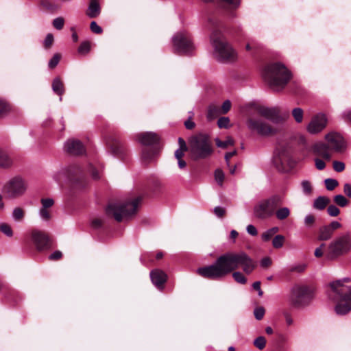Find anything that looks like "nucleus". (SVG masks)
Returning <instances> with one entry per match:
<instances>
[{
    "label": "nucleus",
    "instance_id": "nucleus-51",
    "mask_svg": "<svg viewBox=\"0 0 351 351\" xmlns=\"http://www.w3.org/2000/svg\"><path fill=\"white\" fill-rule=\"evenodd\" d=\"M60 60V55L58 53L54 54L52 58L49 61L48 66L50 69H53L57 66Z\"/></svg>",
    "mask_w": 351,
    "mask_h": 351
},
{
    "label": "nucleus",
    "instance_id": "nucleus-24",
    "mask_svg": "<svg viewBox=\"0 0 351 351\" xmlns=\"http://www.w3.org/2000/svg\"><path fill=\"white\" fill-rule=\"evenodd\" d=\"M108 144L110 146L111 150L115 156H119L123 154L124 147L119 141L112 139V141H108Z\"/></svg>",
    "mask_w": 351,
    "mask_h": 351
},
{
    "label": "nucleus",
    "instance_id": "nucleus-22",
    "mask_svg": "<svg viewBox=\"0 0 351 351\" xmlns=\"http://www.w3.org/2000/svg\"><path fill=\"white\" fill-rule=\"evenodd\" d=\"M150 278L152 283L158 289H162L167 277L166 274L162 270L154 269L150 272Z\"/></svg>",
    "mask_w": 351,
    "mask_h": 351
},
{
    "label": "nucleus",
    "instance_id": "nucleus-20",
    "mask_svg": "<svg viewBox=\"0 0 351 351\" xmlns=\"http://www.w3.org/2000/svg\"><path fill=\"white\" fill-rule=\"evenodd\" d=\"M136 140L143 145H152L159 141V136L153 132H145L138 134Z\"/></svg>",
    "mask_w": 351,
    "mask_h": 351
},
{
    "label": "nucleus",
    "instance_id": "nucleus-6",
    "mask_svg": "<svg viewBox=\"0 0 351 351\" xmlns=\"http://www.w3.org/2000/svg\"><path fill=\"white\" fill-rule=\"evenodd\" d=\"M189 146L195 160L206 158L213 153L209 136L205 134L199 133L193 136L189 140Z\"/></svg>",
    "mask_w": 351,
    "mask_h": 351
},
{
    "label": "nucleus",
    "instance_id": "nucleus-1",
    "mask_svg": "<svg viewBox=\"0 0 351 351\" xmlns=\"http://www.w3.org/2000/svg\"><path fill=\"white\" fill-rule=\"evenodd\" d=\"M241 267L246 274H251L256 267V262L245 252H227L210 265L199 267L197 273L201 276L212 279H221Z\"/></svg>",
    "mask_w": 351,
    "mask_h": 351
},
{
    "label": "nucleus",
    "instance_id": "nucleus-17",
    "mask_svg": "<svg viewBox=\"0 0 351 351\" xmlns=\"http://www.w3.org/2000/svg\"><path fill=\"white\" fill-rule=\"evenodd\" d=\"M326 140L330 147L335 152H341L345 148V142L343 138L338 133L330 132L326 135Z\"/></svg>",
    "mask_w": 351,
    "mask_h": 351
},
{
    "label": "nucleus",
    "instance_id": "nucleus-10",
    "mask_svg": "<svg viewBox=\"0 0 351 351\" xmlns=\"http://www.w3.org/2000/svg\"><path fill=\"white\" fill-rule=\"evenodd\" d=\"M313 298L312 291L306 286L295 285L291 289L289 302L295 308H300L309 304Z\"/></svg>",
    "mask_w": 351,
    "mask_h": 351
},
{
    "label": "nucleus",
    "instance_id": "nucleus-33",
    "mask_svg": "<svg viewBox=\"0 0 351 351\" xmlns=\"http://www.w3.org/2000/svg\"><path fill=\"white\" fill-rule=\"evenodd\" d=\"M285 238L282 234L276 235L272 240V245L274 248H280L283 246Z\"/></svg>",
    "mask_w": 351,
    "mask_h": 351
},
{
    "label": "nucleus",
    "instance_id": "nucleus-47",
    "mask_svg": "<svg viewBox=\"0 0 351 351\" xmlns=\"http://www.w3.org/2000/svg\"><path fill=\"white\" fill-rule=\"evenodd\" d=\"M265 311L263 306L256 307L254 311V315L257 320H261L263 318Z\"/></svg>",
    "mask_w": 351,
    "mask_h": 351
},
{
    "label": "nucleus",
    "instance_id": "nucleus-2",
    "mask_svg": "<svg viewBox=\"0 0 351 351\" xmlns=\"http://www.w3.org/2000/svg\"><path fill=\"white\" fill-rule=\"evenodd\" d=\"M208 28L211 33L210 41L213 47V56L219 62H231L237 59V54L224 39L221 31L218 29V22L214 19H209Z\"/></svg>",
    "mask_w": 351,
    "mask_h": 351
},
{
    "label": "nucleus",
    "instance_id": "nucleus-30",
    "mask_svg": "<svg viewBox=\"0 0 351 351\" xmlns=\"http://www.w3.org/2000/svg\"><path fill=\"white\" fill-rule=\"evenodd\" d=\"M186 151L187 150L178 148L175 152V158L178 160V164L180 169H184L186 165V162L182 159L184 155V152Z\"/></svg>",
    "mask_w": 351,
    "mask_h": 351
},
{
    "label": "nucleus",
    "instance_id": "nucleus-8",
    "mask_svg": "<svg viewBox=\"0 0 351 351\" xmlns=\"http://www.w3.org/2000/svg\"><path fill=\"white\" fill-rule=\"evenodd\" d=\"M281 204L279 196L274 195L269 198L262 199L254 207L253 213L258 219H266L274 215L276 208Z\"/></svg>",
    "mask_w": 351,
    "mask_h": 351
},
{
    "label": "nucleus",
    "instance_id": "nucleus-5",
    "mask_svg": "<svg viewBox=\"0 0 351 351\" xmlns=\"http://www.w3.org/2000/svg\"><path fill=\"white\" fill-rule=\"evenodd\" d=\"M141 201V197H138L132 202L111 204L108 206L106 212L112 215L117 221L128 220L136 213Z\"/></svg>",
    "mask_w": 351,
    "mask_h": 351
},
{
    "label": "nucleus",
    "instance_id": "nucleus-57",
    "mask_svg": "<svg viewBox=\"0 0 351 351\" xmlns=\"http://www.w3.org/2000/svg\"><path fill=\"white\" fill-rule=\"evenodd\" d=\"M315 217L313 215H307L304 218V224L306 227H311L315 222Z\"/></svg>",
    "mask_w": 351,
    "mask_h": 351
},
{
    "label": "nucleus",
    "instance_id": "nucleus-58",
    "mask_svg": "<svg viewBox=\"0 0 351 351\" xmlns=\"http://www.w3.org/2000/svg\"><path fill=\"white\" fill-rule=\"evenodd\" d=\"M90 30L95 34H101L102 32V28L97 25L95 21H92L90 25Z\"/></svg>",
    "mask_w": 351,
    "mask_h": 351
},
{
    "label": "nucleus",
    "instance_id": "nucleus-53",
    "mask_svg": "<svg viewBox=\"0 0 351 351\" xmlns=\"http://www.w3.org/2000/svg\"><path fill=\"white\" fill-rule=\"evenodd\" d=\"M327 212L331 217H336L340 213L339 209L335 205H330L327 208Z\"/></svg>",
    "mask_w": 351,
    "mask_h": 351
},
{
    "label": "nucleus",
    "instance_id": "nucleus-4",
    "mask_svg": "<svg viewBox=\"0 0 351 351\" xmlns=\"http://www.w3.org/2000/svg\"><path fill=\"white\" fill-rule=\"evenodd\" d=\"M263 77L275 91L285 88L291 78V73L286 66L279 62L267 66L263 71Z\"/></svg>",
    "mask_w": 351,
    "mask_h": 351
},
{
    "label": "nucleus",
    "instance_id": "nucleus-3",
    "mask_svg": "<svg viewBox=\"0 0 351 351\" xmlns=\"http://www.w3.org/2000/svg\"><path fill=\"white\" fill-rule=\"evenodd\" d=\"M351 282V278H344L330 284L334 293V300L337 301L335 312L338 315H345L351 311V286L345 285V282Z\"/></svg>",
    "mask_w": 351,
    "mask_h": 351
},
{
    "label": "nucleus",
    "instance_id": "nucleus-55",
    "mask_svg": "<svg viewBox=\"0 0 351 351\" xmlns=\"http://www.w3.org/2000/svg\"><path fill=\"white\" fill-rule=\"evenodd\" d=\"M90 48V45L89 42H83L78 48V52L80 53H86L89 51Z\"/></svg>",
    "mask_w": 351,
    "mask_h": 351
},
{
    "label": "nucleus",
    "instance_id": "nucleus-11",
    "mask_svg": "<svg viewBox=\"0 0 351 351\" xmlns=\"http://www.w3.org/2000/svg\"><path fill=\"white\" fill-rule=\"evenodd\" d=\"M273 163L277 170L280 172L289 171L295 165L290 152L285 147H279L276 149L273 156Z\"/></svg>",
    "mask_w": 351,
    "mask_h": 351
},
{
    "label": "nucleus",
    "instance_id": "nucleus-23",
    "mask_svg": "<svg viewBox=\"0 0 351 351\" xmlns=\"http://www.w3.org/2000/svg\"><path fill=\"white\" fill-rule=\"evenodd\" d=\"M101 8L97 0H91L86 12L89 18H96L100 14Z\"/></svg>",
    "mask_w": 351,
    "mask_h": 351
},
{
    "label": "nucleus",
    "instance_id": "nucleus-59",
    "mask_svg": "<svg viewBox=\"0 0 351 351\" xmlns=\"http://www.w3.org/2000/svg\"><path fill=\"white\" fill-rule=\"evenodd\" d=\"M215 215L218 217H222L226 213V209L221 206H216L213 209Z\"/></svg>",
    "mask_w": 351,
    "mask_h": 351
},
{
    "label": "nucleus",
    "instance_id": "nucleus-28",
    "mask_svg": "<svg viewBox=\"0 0 351 351\" xmlns=\"http://www.w3.org/2000/svg\"><path fill=\"white\" fill-rule=\"evenodd\" d=\"M274 214L277 219L282 221L289 217L291 215V211L288 207H280L278 209L276 208Z\"/></svg>",
    "mask_w": 351,
    "mask_h": 351
},
{
    "label": "nucleus",
    "instance_id": "nucleus-60",
    "mask_svg": "<svg viewBox=\"0 0 351 351\" xmlns=\"http://www.w3.org/2000/svg\"><path fill=\"white\" fill-rule=\"evenodd\" d=\"M315 165L318 170H323L326 167L325 162L318 158H315Z\"/></svg>",
    "mask_w": 351,
    "mask_h": 351
},
{
    "label": "nucleus",
    "instance_id": "nucleus-7",
    "mask_svg": "<svg viewBox=\"0 0 351 351\" xmlns=\"http://www.w3.org/2000/svg\"><path fill=\"white\" fill-rule=\"evenodd\" d=\"M255 115L251 111H248L245 123L250 131L255 132L261 136H274L279 132L278 128L271 125L263 118L256 117Z\"/></svg>",
    "mask_w": 351,
    "mask_h": 351
},
{
    "label": "nucleus",
    "instance_id": "nucleus-64",
    "mask_svg": "<svg viewBox=\"0 0 351 351\" xmlns=\"http://www.w3.org/2000/svg\"><path fill=\"white\" fill-rule=\"evenodd\" d=\"M343 193L347 197L351 198V184L346 183L343 185Z\"/></svg>",
    "mask_w": 351,
    "mask_h": 351
},
{
    "label": "nucleus",
    "instance_id": "nucleus-62",
    "mask_svg": "<svg viewBox=\"0 0 351 351\" xmlns=\"http://www.w3.org/2000/svg\"><path fill=\"white\" fill-rule=\"evenodd\" d=\"M246 231L249 234L252 236H256L258 234V231L256 227L252 224L247 226Z\"/></svg>",
    "mask_w": 351,
    "mask_h": 351
},
{
    "label": "nucleus",
    "instance_id": "nucleus-18",
    "mask_svg": "<svg viewBox=\"0 0 351 351\" xmlns=\"http://www.w3.org/2000/svg\"><path fill=\"white\" fill-rule=\"evenodd\" d=\"M64 150L71 155H80L84 152V147L82 142L76 139H69L64 143Z\"/></svg>",
    "mask_w": 351,
    "mask_h": 351
},
{
    "label": "nucleus",
    "instance_id": "nucleus-21",
    "mask_svg": "<svg viewBox=\"0 0 351 351\" xmlns=\"http://www.w3.org/2000/svg\"><path fill=\"white\" fill-rule=\"evenodd\" d=\"M313 154L324 160H330L331 155L329 153V146L324 143H317L312 147Z\"/></svg>",
    "mask_w": 351,
    "mask_h": 351
},
{
    "label": "nucleus",
    "instance_id": "nucleus-41",
    "mask_svg": "<svg viewBox=\"0 0 351 351\" xmlns=\"http://www.w3.org/2000/svg\"><path fill=\"white\" fill-rule=\"evenodd\" d=\"M325 186L327 190L332 191L336 186H338V182L333 178H327L324 181Z\"/></svg>",
    "mask_w": 351,
    "mask_h": 351
},
{
    "label": "nucleus",
    "instance_id": "nucleus-42",
    "mask_svg": "<svg viewBox=\"0 0 351 351\" xmlns=\"http://www.w3.org/2000/svg\"><path fill=\"white\" fill-rule=\"evenodd\" d=\"M254 345L259 350H263L266 345L265 338L263 336L256 338L254 341Z\"/></svg>",
    "mask_w": 351,
    "mask_h": 351
},
{
    "label": "nucleus",
    "instance_id": "nucleus-63",
    "mask_svg": "<svg viewBox=\"0 0 351 351\" xmlns=\"http://www.w3.org/2000/svg\"><path fill=\"white\" fill-rule=\"evenodd\" d=\"M231 108V102L230 100H226L221 106L222 113H227Z\"/></svg>",
    "mask_w": 351,
    "mask_h": 351
},
{
    "label": "nucleus",
    "instance_id": "nucleus-39",
    "mask_svg": "<svg viewBox=\"0 0 351 351\" xmlns=\"http://www.w3.org/2000/svg\"><path fill=\"white\" fill-rule=\"evenodd\" d=\"M10 110L9 104L5 100L0 99V117L6 114Z\"/></svg>",
    "mask_w": 351,
    "mask_h": 351
},
{
    "label": "nucleus",
    "instance_id": "nucleus-46",
    "mask_svg": "<svg viewBox=\"0 0 351 351\" xmlns=\"http://www.w3.org/2000/svg\"><path fill=\"white\" fill-rule=\"evenodd\" d=\"M39 215L42 220L43 221H49L51 219V214L48 209L40 208L39 210Z\"/></svg>",
    "mask_w": 351,
    "mask_h": 351
},
{
    "label": "nucleus",
    "instance_id": "nucleus-45",
    "mask_svg": "<svg viewBox=\"0 0 351 351\" xmlns=\"http://www.w3.org/2000/svg\"><path fill=\"white\" fill-rule=\"evenodd\" d=\"M219 110L215 106H210L208 110L207 117L208 119H213L218 115Z\"/></svg>",
    "mask_w": 351,
    "mask_h": 351
},
{
    "label": "nucleus",
    "instance_id": "nucleus-13",
    "mask_svg": "<svg viewBox=\"0 0 351 351\" xmlns=\"http://www.w3.org/2000/svg\"><path fill=\"white\" fill-rule=\"evenodd\" d=\"M247 108L248 111L272 122H277L279 119V111L276 108H269L256 104H250Z\"/></svg>",
    "mask_w": 351,
    "mask_h": 351
},
{
    "label": "nucleus",
    "instance_id": "nucleus-35",
    "mask_svg": "<svg viewBox=\"0 0 351 351\" xmlns=\"http://www.w3.org/2000/svg\"><path fill=\"white\" fill-rule=\"evenodd\" d=\"M0 231L8 237L13 236V231L11 226L6 223H1L0 224Z\"/></svg>",
    "mask_w": 351,
    "mask_h": 351
},
{
    "label": "nucleus",
    "instance_id": "nucleus-29",
    "mask_svg": "<svg viewBox=\"0 0 351 351\" xmlns=\"http://www.w3.org/2000/svg\"><path fill=\"white\" fill-rule=\"evenodd\" d=\"M12 164L10 156L3 151L0 149V167L8 168Z\"/></svg>",
    "mask_w": 351,
    "mask_h": 351
},
{
    "label": "nucleus",
    "instance_id": "nucleus-52",
    "mask_svg": "<svg viewBox=\"0 0 351 351\" xmlns=\"http://www.w3.org/2000/svg\"><path fill=\"white\" fill-rule=\"evenodd\" d=\"M40 202L42 208L47 209L51 208L54 204V201L52 198H42Z\"/></svg>",
    "mask_w": 351,
    "mask_h": 351
},
{
    "label": "nucleus",
    "instance_id": "nucleus-25",
    "mask_svg": "<svg viewBox=\"0 0 351 351\" xmlns=\"http://www.w3.org/2000/svg\"><path fill=\"white\" fill-rule=\"evenodd\" d=\"M52 90L57 95H60V100H62V95L64 93V84L59 77H56L52 82Z\"/></svg>",
    "mask_w": 351,
    "mask_h": 351
},
{
    "label": "nucleus",
    "instance_id": "nucleus-48",
    "mask_svg": "<svg viewBox=\"0 0 351 351\" xmlns=\"http://www.w3.org/2000/svg\"><path fill=\"white\" fill-rule=\"evenodd\" d=\"M301 186H302V191L305 194L308 195L311 193L312 186L309 181H308V180L302 181Z\"/></svg>",
    "mask_w": 351,
    "mask_h": 351
},
{
    "label": "nucleus",
    "instance_id": "nucleus-36",
    "mask_svg": "<svg viewBox=\"0 0 351 351\" xmlns=\"http://www.w3.org/2000/svg\"><path fill=\"white\" fill-rule=\"evenodd\" d=\"M216 145L218 147L226 148L229 145L234 144V141L231 137H228L226 141H221L219 138L215 139Z\"/></svg>",
    "mask_w": 351,
    "mask_h": 351
},
{
    "label": "nucleus",
    "instance_id": "nucleus-19",
    "mask_svg": "<svg viewBox=\"0 0 351 351\" xmlns=\"http://www.w3.org/2000/svg\"><path fill=\"white\" fill-rule=\"evenodd\" d=\"M79 168L75 166L69 167L67 168H64L60 169V171L56 172L53 174V179L60 183L63 180L67 179H71L72 177L79 171Z\"/></svg>",
    "mask_w": 351,
    "mask_h": 351
},
{
    "label": "nucleus",
    "instance_id": "nucleus-54",
    "mask_svg": "<svg viewBox=\"0 0 351 351\" xmlns=\"http://www.w3.org/2000/svg\"><path fill=\"white\" fill-rule=\"evenodd\" d=\"M333 169L337 172H341L345 169V164L343 162L335 160L332 163Z\"/></svg>",
    "mask_w": 351,
    "mask_h": 351
},
{
    "label": "nucleus",
    "instance_id": "nucleus-12",
    "mask_svg": "<svg viewBox=\"0 0 351 351\" xmlns=\"http://www.w3.org/2000/svg\"><path fill=\"white\" fill-rule=\"evenodd\" d=\"M173 43L176 51L181 54H189L194 49L191 40L185 32H178L173 37Z\"/></svg>",
    "mask_w": 351,
    "mask_h": 351
},
{
    "label": "nucleus",
    "instance_id": "nucleus-38",
    "mask_svg": "<svg viewBox=\"0 0 351 351\" xmlns=\"http://www.w3.org/2000/svg\"><path fill=\"white\" fill-rule=\"evenodd\" d=\"M232 277H233L234 280L239 284L244 285L247 282V278L240 271L233 272Z\"/></svg>",
    "mask_w": 351,
    "mask_h": 351
},
{
    "label": "nucleus",
    "instance_id": "nucleus-32",
    "mask_svg": "<svg viewBox=\"0 0 351 351\" xmlns=\"http://www.w3.org/2000/svg\"><path fill=\"white\" fill-rule=\"evenodd\" d=\"M278 231L279 228L278 227L271 228L261 234V239L265 242L269 241Z\"/></svg>",
    "mask_w": 351,
    "mask_h": 351
},
{
    "label": "nucleus",
    "instance_id": "nucleus-31",
    "mask_svg": "<svg viewBox=\"0 0 351 351\" xmlns=\"http://www.w3.org/2000/svg\"><path fill=\"white\" fill-rule=\"evenodd\" d=\"M25 210L20 207H15L12 213V217L15 221H21L25 217Z\"/></svg>",
    "mask_w": 351,
    "mask_h": 351
},
{
    "label": "nucleus",
    "instance_id": "nucleus-14",
    "mask_svg": "<svg viewBox=\"0 0 351 351\" xmlns=\"http://www.w3.org/2000/svg\"><path fill=\"white\" fill-rule=\"evenodd\" d=\"M26 188L24 180L20 177H15L4 186V190L9 197L15 198L22 195L26 191Z\"/></svg>",
    "mask_w": 351,
    "mask_h": 351
},
{
    "label": "nucleus",
    "instance_id": "nucleus-26",
    "mask_svg": "<svg viewBox=\"0 0 351 351\" xmlns=\"http://www.w3.org/2000/svg\"><path fill=\"white\" fill-rule=\"evenodd\" d=\"M330 203V199L326 196H319L313 202V208L317 210H324Z\"/></svg>",
    "mask_w": 351,
    "mask_h": 351
},
{
    "label": "nucleus",
    "instance_id": "nucleus-40",
    "mask_svg": "<svg viewBox=\"0 0 351 351\" xmlns=\"http://www.w3.org/2000/svg\"><path fill=\"white\" fill-rule=\"evenodd\" d=\"M306 265L304 263H298L290 266L289 270L291 272L302 273L306 269Z\"/></svg>",
    "mask_w": 351,
    "mask_h": 351
},
{
    "label": "nucleus",
    "instance_id": "nucleus-37",
    "mask_svg": "<svg viewBox=\"0 0 351 351\" xmlns=\"http://www.w3.org/2000/svg\"><path fill=\"white\" fill-rule=\"evenodd\" d=\"M334 202L341 207H345L348 204V200L343 195H337L334 197Z\"/></svg>",
    "mask_w": 351,
    "mask_h": 351
},
{
    "label": "nucleus",
    "instance_id": "nucleus-15",
    "mask_svg": "<svg viewBox=\"0 0 351 351\" xmlns=\"http://www.w3.org/2000/svg\"><path fill=\"white\" fill-rule=\"evenodd\" d=\"M327 121L326 115L319 113L312 117L306 130L311 134H318L326 127Z\"/></svg>",
    "mask_w": 351,
    "mask_h": 351
},
{
    "label": "nucleus",
    "instance_id": "nucleus-43",
    "mask_svg": "<svg viewBox=\"0 0 351 351\" xmlns=\"http://www.w3.org/2000/svg\"><path fill=\"white\" fill-rule=\"evenodd\" d=\"M53 26L58 30H60L63 28L64 25V19L63 17L59 16L53 19Z\"/></svg>",
    "mask_w": 351,
    "mask_h": 351
},
{
    "label": "nucleus",
    "instance_id": "nucleus-49",
    "mask_svg": "<svg viewBox=\"0 0 351 351\" xmlns=\"http://www.w3.org/2000/svg\"><path fill=\"white\" fill-rule=\"evenodd\" d=\"M154 155V152L151 148H145L142 152V158L148 160L152 158Z\"/></svg>",
    "mask_w": 351,
    "mask_h": 351
},
{
    "label": "nucleus",
    "instance_id": "nucleus-27",
    "mask_svg": "<svg viewBox=\"0 0 351 351\" xmlns=\"http://www.w3.org/2000/svg\"><path fill=\"white\" fill-rule=\"evenodd\" d=\"M332 235L333 232L327 226H324L319 228L317 239L319 241H328Z\"/></svg>",
    "mask_w": 351,
    "mask_h": 351
},
{
    "label": "nucleus",
    "instance_id": "nucleus-61",
    "mask_svg": "<svg viewBox=\"0 0 351 351\" xmlns=\"http://www.w3.org/2000/svg\"><path fill=\"white\" fill-rule=\"evenodd\" d=\"M43 5L49 10L53 11L58 8V7L53 3L46 0L43 1Z\"/></svg>",
    "mask_w": 351,
    "mask_h": 351
},
{
    "label": "nucleus",
    "instance_id": "nucleus-34",
    "mask_svg": "<svg viewBox=\"0 0 351 351\" xmlns=\"http://www.w3.org/2000/svg\"><path fill=\"white\" fill-rule=\"evenodd\" d=\"M292 116L297 123H301L303 120L304 112L300 108H295L292 110Z\"/></svg>",
    "mask_w": 351,
    "mask_h": 351
},
{
    "label": "nucleus",
    "instance_id": "nucleus-50",
    "mask_svg": "<svg viewBox=\"0 0 351 351\" xmlns=\"http://www.w3.org/2000/svg\"><path fill=\"white\" fill-rule=\"evenodd\" d=\"M230 124V119L228 117H221L217 121V125L219 128H228Z\"/></svg>",
    "mask_w": 351,
    "mask_h": 351
},
{
    "label": "nucleus",
    "instance_id": "nucleus-44",
    "mask_svg": "<svg viewBox=\"0 0 351 351\" xmlns=\"http://www.w3.org/2000/svg\"><path fill=\"white\" fill-rule=\"evenodd\" d=\"M215 179L219 185H222L224 180V173L221 169H217L215 170Z\"/></svg>",
    "mask_w": 351,
    "mask_h": 351
},
{
    "label": "nucleus",
    "instance_id": "nucleus-56",
    "mask_svg": "<svg viewBox=\"0 0 351 351\" xmlns=\"http://www.w3.org/2000/svg\"><path fill=\"white\" fill-rule=\"evenodd\" d=\"M53 43V36L52 34H48L44 40V46L46 49H49L51 47Z\"/></svg>",
    "mask_w": 351,
    "mask_h": 351
},
{
    "label": "nucleus",
    "instance_id": "nucleus-9",
    "mask_svg": "<svg viewBox=\"0 0 351 351\" xmlns=\"http://www.w3.org/2000/svg\"><path fill=\"white\" fill-rule=\"evenodd\" d=\"M351 250V238L349 234H343L336 237L328 246V256L335 259L348 254Z\"/></svg>",
    "mask_w": 351,
    "mask_h": 351
},
{
    "label": "nucleus",
    "instance_id": "nucleus-16",
    "mask_svg": "<svg viewBox=\"0 0 351 351\" xmlns=\"http://www.w3.org/2000/svg\"><path fill=\"white\" fill-rule=\"evenodd\" d=\"M32 239L38 250H45L51 247V241L44 232L34 230L32 232Z\"/></svg>",
    "mask_w": 351,
    "mask_h": 351
}]
</instances>
